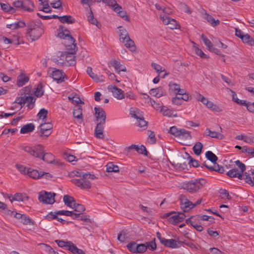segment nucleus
Returning <instances> with one entry per match:
<instances>
[{"label": "nucleus", "mask_w": 254, "mask_h": 254, "mask_svg": "<svg viewBox=\"0 0 254 254\" xmlns=\"http://www.w3.org/2000/svg\"><path fill=\"white\" fill-rule=\"evenodd\" d=\"M65 46L66 47V50H68V51L61 52L59 59V61L61 62H64L65 55H67L68 54H75L78 49L77 46L75 45H65Z\"/></svg>", "instance_id": "2eb2a0df"}, {"label": "nucleus", "mask_w": 254, "mask_h": 254, "mask_svg": "<svg viewBox=\"0 0 254 254\" xmlns=\"http://www.w3.org/2000/svg\"><path fill=\"white\" fill-rule=\"evenodd\" d=\"M205 157L207 160L212 163H215L218 160V157L211 151H208L206 152Z\"/></svg>", "instance_id": "ea45409f"}, {"label": "nucleus", "mask_w": 254, "mask_h": 254, "mask_svg": "<svg viewBox=\"0 0 254 254\" xmlns=\"http://www.w3.org/2000/svg\"><path fill=\"white\" fill-rule=\"evenodd\" d=\"M189 160L187 158H185L183 156H181L179 158L176 160L175 166L178 169L181 170H185L187 169Z\"/></svg>", "instance_id": "aec40b11"}, {"label": "nucleus", "mask_w": 254, "mask_h": 254, "mask_svg": "<svg viewBox=\"0 0 254 254\" xmlns=\"http://www.w3.org/2000/svg\"><path fill=\"white\" fill-rule=\"evenodd\" d=\"M205 134L212 138H215L219 139H222L224 137V136L220 132L212 131L209 128H206Z\"/></svg>", "instance_id": "5701e85b"}, {"label": "nucleus", "mask_w": 254, "mask_h": 254, "mask_svg": "<svg viewBox=\"0 0 254 254\" xmlns=\"http://www.w3.org/2000/svg\"><path fill=\"white\" fill-rule=\"evenodd\" d=\"M48 112L44 108L41 109L37 114V117L39 119H45L47 116Z\"/></svg>", "instance_id": "6e6d98bb"}, {"label": "nucleus", "mask_w": 254, "mask_h": 254, "mask_svg": "<svg viewBox=\"0 0 254 254\" xmlns=\"http://www.w3.org/2000/svg\"><path fill=\"white\" fill-rule=\"evenodd\" d=\"M40 128L39 131H37L39 136L48 137L51 133V129L53 128V125L50 123H46L41 124L39 126Z\"/></svg>", "instance_id": "6e6552de"}, {"label": "nucleus", "mask_w": 254, "mask_h": 254, "mask_svg": "<svg viewBox=\"0 0 254 254\" xmlns=\"http://www.w3.org/2000/svg\"><path fill=\"white\" fill-rule=\"evenodd\" d=\"M71 182L81 189H89L91 185L88 180H84L82 179H72Z\"/></svg>", "instance_id": "ddd939ff"}, {"label": "nucleus", "mask_w": 254, "mask_h": 254, "mask_svg": "<svg viewBox=\"0 0 254 254\" xmlns=\"http://www.w3.org/2000/svg\"><path fill=\"white\" fill-rule=\"evenodd\" d=\"M25 97L26 96H23L20 97H17L15 102H14V104L17 103V104H20L21 105L20 108H21L23 106V105H24L25 104Z\"/></svg>", "instance_id": "052dcab7"}, {"label": "nucleus", "mask_w": 254, "mask_h": 254, "mask_svg": "<svg viewBox=\"0 0 254 254\" xmlns=\"http://www.w3.org/2000/svg\"><path fill=\"white\" fill-rule=\"evenodd\" d=\"M105 123L99 122L96 125L94 130V135L96 137L103 139L104 137L103 134L104 126Z\"/></svg>", "instance_id": "6ab92c4d"}, {"label": "nucleus", "mask_w": 254, "mask_h": 254, "mask_svg": "<svg viewBox=\"0 0 254 254\" xmlns=\"http://www.w3.org/2000/svg\"><path fill=\"white\" fill-rule=\"evenodd\" d=\"M20 222L24 225H33V223L32 220L25 214L21 218Z\"/></svg>", "instance_id": "4d7b16f0"}, {"label": "nucleus", "mask_w": 254, "mask_h": 254, "mask_svg": "<svg viewBox=\"0 0 254 254\" xmlns=\"http://www.w3.org/2000/svg\"><path fill=\"white\" fill-rule=\"evenodd\" d=\"M186 217L184 213L175 211H171L163 214V218H168L169 223L172 224H176L182 222Z\"/></svg>", "instance_id": "20e7f679"}, {"label": "nucleus", "mask_w": 254, "mask_h": 254, "mask_svg": "<svg viewBox=\"0 0 254 254\" xmlns=\"http://www.w3.org/2000/svg\"><path fill=\"white\" fill-rule=\"evenodd\" d=\"M244 175L245 176V178L243 177L242 179L245 180V182L247 184L250 185L252 186H254V183L253 180H252L251 177L250 176L249 174L248 173L246 172Z\"/></svg>", "instance_id": "e2e57ef3"}, {"label": "nucleus", "mask_w": 254, "mask_h": 254, "mask_svg": "<svg viewBox=\"0 0 254 254\" xmlns=\"http://www.w3.org/2000/svg\"><path fill=\"white\" fill-rule=\"evenodd\" d=\"M147 249L148 248L151 251H154L156 249V244L155 243V239L154 238L153 241L150 242L145 243Z\"/></svg>", "instance_id": "13d9d810"}, {"label": "nucleus", "mask_w": 254, "mask_h": 254, "mask_svg": "<svg viewBox=\"0 0 254 254\" xmlns=\"http://www.w3.org/2000/svg\"><path fill=\"white\" fill-rule=\"evenodd\" d=\"M195 53L197 55L199 56L201 58L204 59H208L209 58V56H208L207 55L205 54L203 51L199 49L198 48H196L195 49Z\"/></svg>", "instance_id": "680f3d73"}, {"label": "nucleus", "mask_w": 254, "mask_h": 254, "mask_svg": "<svg viewBox=\"0 0 254 254\" xmlns=\"http://www.w3.org/2000/svg\"><path fill=\"white\" fill-rule=\"evenodd\" d=\"M40 159L48 163L53 164L56 163L57 164L58 163V161L55 160L54 156L52 154L50 153H45V151H44V153H43Z\"/></svg>", "instance_id": "4be33fe9"}, {"label": "nucleus", "mask_w": 254, "mask_h": 254, "mask_svg": "<svg viewBox=\"0 0 254 254\" xmlns=\"http://www.w3.org/2000/svg\"><path fill=\"white\" fill-rule=\"evenodd\" d=\"M166 247L171 248L173 249L178 248L180 247L175 239H165L163 244Z\"/></svg>", "instance_id": "393cba45"}, {"label": "nucleus", "mask_w": 254, "mask_h": 254, "mask_svg": "<svg viewBox=\"0 0 254 254\" xmlns=\"http://www.w3.org/2000/svg\"><path fill=\"white\" fill-rule=\"evenodd\" d=\"M138 122V126L140 127H146L147 122L144 120L143 117H140V118L137 120Z\"/></svg>", "instance_id": "774afa93"}, {"label": "nucleus", "mask_w": 254, "mask_h": 254, "mask_svg": "<svg viewBox=\"0 0 254 254\" xmlns=\"http://www.w3.org/2000/svg\"><path fill=\"white\" fill-rule=\"evenodd\" d=\"M202 144L200 142H197L192 148L194 154L196 155H199L202 152Z\"/></svg>", "instance_id": "79ce46f5"}, {"label": "nucleus", "mask_w": 254, "mask_h": 254, "mask_svg": "<svg viewBox=\"0 0 254 254\" xmlns=\"http://www.w3.org/2000/svg\"><path fill=\"white\" fill-rule=\"evenodd\" d=\"M111 64L112 66H113L115 69L118 72L120 71H126V68L125 66L121 64L120 63L116 60H114L111 61Z\"/></svg>", "instance_id": "7c9ffc66"}, {"label": "nucleus", "mask_w": 254, "mask_h": 254, "mask_svg": "<svg viewBox=\"0 0 254 254\" xmlns=\"http://www.w3.org/2000/svg\"><path fill=\"white\" fill-rule=\"evenodd\" d=\"M206 106L212 110L218 111L219 107L216 105L214 104L212 102L208 101L206 102Z\"/></svg>", "instance_id": "0e129e2a"}, {"label": "nucleus", "mask_w": 254, "mask_h": 254, "mask_svg": "<svg viewBox=\"0 0 254 254\" xmlns=\"http://www.w3.org/2000/svg\"><path fill=\"white\" fill-rule=\"evenodd\" d=\"M82 108L81 106L76 105L73 108L72 112L73 116L74 118L78 120V123L82 124L83 123V115H82Z\"/></svg>", "instance_id": "f3484780"}, {"label": "nucleus", "mask_w": 254, "mask_h": 254, "mask_svg": "<svg viewBox=\"0 0 254 254\" xmlns=\"http://www.w3.org/2000/svg\"><path fill=\"white\" fill-rule=\"evenodd\" d=\"M55 196L56 193L54 192L43 191L39 192L38 199L40 202L44 203L52 204L55 202Z\"/></svg>", "instance_id": "423d86ee"}, {"label": "nucleus", "mask_w": 254, "mask_h": 254, "mask_svg": "<svg viewBox=\"0 0 254 254\" xmlns=\"http://www.w3.org/2000/svg\"><path fill=\"white\" fill-rule=\"evenodd\" d=\"M196 219L197 220H205V221H211L209 220V218H212V220H214V218L212 216H209L206 215H195Z\"/></svg>", "instance_id": "bf43d9fd"}, {"label": "nucleus", "mask_w": 254, "mask_h": 254, "mask_svg": "<svg viewBox=\"0 0 254 254\" xmlns=\"http://www.w3.org/2000/svg\"><path fill=\"white\" fill-rule=\"evenodd\" d=\"M161 111L163 112V115L165 116L171 117L172 116L176 117L177 114L173 115V112L172 110L168 109L166 107L163 106L161 109Z\"/></svg>", "instance_id": "09e8293b"}, {"label": "nucleus", "mask_w": 254, "mask_h": 254, "mask_svg": "<svg viewBox=\"0 0 254 254\" xmlns=\"http://www.w3.org/2000/svg\"><path fill=\"white\" fill-rule=\"evenodd\" d=\"M239 172L237 169H231L226 173V175L231 178L237 177L239 178Z\"/></svg>", "instance_id": "3c124183"}, {"label": "nucleus", "mask_w": 254, "mask_h": 254, "mask_svg": "<svg viewBox=\"0 0 254 254\" xmlns=\"http://www.w3.org/2000/svg\"><path fill=\"white\" fill-rule=\"evenodd\" d=\"M114 11L118 13L120 16L124 18L127 21H129V18L127 14V12L123 10L122 6L120 5H116V7L114 8Z\"/></svg>", "instance_id": "bb28decb"}, {"label": "nucleus", "mask_w": 254, "mask_h": 254, "mask_svg": "<svg viewBox=\"0 0 254 254\" xmlns=\"http://www.w3.org/2000/svg\"><path fill=\"white\" fill-rule=\"evenodd\" d=\"M36 99L32 96H26L25 98V103H27V107L29 109H32L35 106Z\"/></svg>", "instance_id": "473e14b6"}, {"label": "nucleus", "mask_w": 254, "mask_h": 254, "mask_svg": "<svg viewBox=\"0 0 254 254\" xmlns=\"http://www.w3.org/2000/svg\"><path fill=\"white\" fill-rule=\"evenodd\" d=\"M43 86L41 83H39L37 86L34 88V95L37 97H42L44 92V90H43Z\"/></svg>", "instance_id": "e433bc0d"}, {"label": "nucleus", "mask_w": 254, "mask_h": 254, "mask_svg": "<svg viewBox=\"0 0 254 254\" xmlns=\"http://www.w3.org/2000/svg\"><path fill=\"white\" fill-rule=\"evenodd\" d=\"M136 244L137 243L136 242L132 241L127 245V247L130 252L136 253Z\"/></svg>", "instance_id": "864d4df0"}, {"label": "nucleus", "mask_w": 254, "mask_h": 254, "mask_svg": "<svg viewBox=\"0 0 254 254\" xmlns=\"http://www.w3.org/2000/svg\"><path fill=\"white\" fill-rule=\"evenodd\" d=\"M204 14L205 19H206L207 21V22H209L212 26L215 27L219 24V20H215L211 15H210L206 12H205Z\"/></svg>", "instance_id": "cd10ccee"}, {"label": "nucleus", "mask_w": 254, "mask_h": 254, "mask_svg": "<svg viewBox=\"0 0 254 254\" xmlns=\"http://www.w3.org/2000/svg\"><path fill=\"white\" fill-rule=\"evenodd\" d=\"M60 22L62 23H67L68 24L74 23L75 21V19L71 15H64L61 16Z\"/></svg>", "instance_id": "f704fd0d"}, {"label": "nucleus", "mask_w": 254, "mask_h": 254, "mask_svg": "<svg viewBox=\"0 0 254 254\" xmlns=\"http://www.w3.org/2000/svg\"><path fill=\"white\" fill-rule=\"evenodd\" d=\"M147 247L145 244H136V253H143L146 252Z\"/></svg>", "instance_id": "603ef678"}, {"label": "nucleus", "mask_w": 254, "mask_h": 254, "mask_svg": "<svg viewBox=\"0 0 254 254\" xmlns=\"http://www.w3.org/2000/svg\"><path fill=\"white\" fill-rule=\"evenodd\" d=\"M163 88L159 87L156 88H152L149 91V94L153 96L159 98L164 95L162 92Z\"/></svg>", "instance_id": "2f4dec72"}, {"label": "nucleus", "mask_w": 254, "mask_h": 254, "mask_svg": "<svg viewBox=\"0 0 254 254\" xmlns=\"http://www.w3.org/2000/svg\"><path fill=\"white\" fill-rule=\"evenodd\" d=\"M58 214H56V211L55 212H50L45 216V218L49 221L54 219H57V218H58Z\"/></svg>", "instance_id": "338daca9"}, {"label": "nucleus", "mask_w": 254, "mask_h": 254, "mask_svg": "<svg viewBox=\"0 0 254 254\" xmlns=\"http://www.w3.org/2000/svg\"><path fill=\"white\" fill-rule=\"evenodd\" d=\"M187 156V160H189L188 164H190L194 167H198L200 166L198 161L192 158L188 153L186 152Z\"/></svg>", "instance_id": "37998d69"}, {"label": "nucleus", "mask_w": 254, "mask_h": 254, "mask_svg": "<svg viewBox=\"0 0 254 254\" xmlns=\"http://www.w3.org/2000/svg\"><path fill=\"white\" fill-rule=\"evenodd\" d=\"M8 198L9 199L11 202H12L13 201H24L27 200L29 198L27 195L24 193H17L14 195L10 194Z\"/></svg>", "instance_id": "a211bd4d"}, {"label": "nucleus", "mask_w": 254, "mask_h": 254, "mask_svg": "<svg viewBox=\"0 0 254 254\" xmlns=\"http://www.w3.org/2000/svg\"><path fill=\"white\" fill-rule=\"evenodd\" d=\"M29 80V77L21 72L17 76L16 84L18 87H21L28 82Z\"/></svg>", "instance_id": "412c9836"}, {"label": "nucleus", "mask_w": 254, "mask_h": 254, "mask_svg": "<svg viewBox=\"0 0 254 254\" xmlns=\"http://www.w3.org/2000/svg\"><path fill=\"white\" fill-rule=\"evenodd\" d=\"M75 54H68L65 55V60L68 64L69 66H73L76 64L75 57L73 56Z\"/></svg>", "instance_id": "c9c22d12"}, {"label": "nucleus", "mask_w": 254, "mask_h": 254, "mask_svg": "<svg viewBox=\"0 0 254 254\" xmlns=\"http://www.w3.org/2000/svg\"><path fill=\"white\" fill-rule=\"evenodd\" d=\"M22 10L27 11H33L34 7V3L30 0H22Z\"/></svg>", "instance_id": "b1692460"}, {"label": "nucleus", "mask_w": 254, "mask_h": 254, "mask_svg": "<svg viewBox=\"0 0 254 254\" xmlns=\"http://www.w3.org/2000/svg\"><path fill=\"white\" fill-rule=\"evenodd\" d=\"M41 172H39L37 170L29 168L27 169V175L32 179H38L41 178Z\"/></svg>", "instance_id": "a878e982"}, {"label": "nucleus", "mask_w": 254, "mask_h": 254, "mask_svg": "<svg viewBox=\"0 0 254 254\" xmlns=\"http://www.w3.org/2000/svg\"><path fill=\"white\" fill-rule=\"evenodd\" d=\"M180 199L181 200V208L184 212H188L190 209L195 206V205H193V203L188 199L184 195L180 196Z\"/></svg>", "instance_id": "9d476101"}, {"label": "nucleus", "mask_w": 254, "mask_h": 254, "mask_svg": "<svg viewBox=\"0 0 254 254\" xmlns=\"http://www.w3.org/2000/svg\"><path fill=\"white\" fill-rule=\"evenodd\" d=\"M118 28L119 29V36L120 41L131 51H135L136 46L134 42L130 38L127 30L122 26H119Z\"/></svg>", "instance_id": "f257e3e1"}, {"label": "nucleus", "mask_w": 254, "mask_h": 254, "mask_svg": "<svg viewBox=\"0 0 254 254\" xmlns=\"http://www.w3.org/2000/svg\"><path fill=\"white\" fill-rule=\"evenodd\" d=\"M35 128V125L32 123L28 124L23 126L20 129L22 134L32 132Z\"/></svg>", "instance_id": "c85d7f7f"}, {"label": "nucleus", "mask_w": 254, "mask_h": 254, "mask_svg": "<svg viewBox=\"0 0 254 254\" xmlns=\"http://www.w3.org/2000/svg\"><path fill=\"white\" fill-rule=\"evenodd\" d=\"M206 183L203 179H194L184 183L182 188L190 193H195L200 190Z\"/></svg>", "instance_id": "f03ea898"}, {"label": "nucleus", "mask_w": 254, "mask_h": 254, "mask_svg": "<svg viewBox=\"0 0 254 254\" xmlns=\"http://www.w3.org/2000/svg\"><path fill=\"white\" fill-rule=\"evenodd\" d=\"M95 111V122L106 123V114L104 110L101 107L94 108Z\"/></svg>", "instance_id": "f8f14e48"}, {"label": "nucleus", "mask_w": 254, "mask_h": 254, "mask_svg": "<svg viewBox=\"0 0 254 254\" xmlns=\"http://www.w3.org/2000/svg\"><path fill=\"white\" fill-rule=\"evenodd\" d=\"M180 129L178 128L176 126H173L170 127L169 130L168 131V133L173 135L174 136L176 137H179L180 136Z\"/></svg>", "instance_id": "8fccbe9b"}, {"label": "nucleus", "mask_w": 254, "mask_h": 254, "mask_svg": "<svg viewBox=\"0 0 254 254\" xmlns=\"http://www.w3.org/2000/svg\"><path fill=\"white\" fill-rule=\"evenodd\" d=\"M88 21L91 24L95 25L98 28H101V25L100 24L97 20L94 17L93 13L91 9L89 12L88 15Z\"/></svg>", "instance_id": "c756f323"}, {"label": "nucleus", "mask_w": 254, "mask_h": 254, "mask_svg": "<svg viewBox=\"0 0 254 254\" xmlns=\"http://www.w3.org/2000/svg\"><path fill=\"white\" fill-rule=\"evenodd\" d=\"M44 29L45 27L44 26L38 27L27 33L26 34L30 37L31 42H33L38 40L44 34Z\"/></svg>", "instance_id": "9b49d317"}, {"label": "nucleus", "mask_w": 254, "mask_h": 254, "mask_svg": "<svg viewBox=\"0 0 254 254\" xmlns=\"http://www.w3.org/2000/svg\"><path fill=\"white\" fill-rule=\"evenodd\" d=\"M42 2V4L43 5L42 10L45 12H51L52 9L50 8V6L48 3V0H40Z\"/></svg>", "instance_id": "5fc2aeb1"}, {"label": "nucleus", "mask_w": 254, "mask_h": 254, "mask_svg": "<svg viewBox=\"0 0 254 254\" xmlns=\"http://www.w3.org/2000/svg\"><path fill=\"white\" fill-rule=\"evenodd\" d=\"M0 209L4 210V213L9 216H12V214L14 212V211L7 209L6 204L1 201H0Z\"/></svg>", "instance_id": "49530a36"}, {"label": "nucleus", "mask_w": 254, "mask_h": 254, "mask_svg": "<svg viewBox=\"0 0 254 254\" xmlns=\"http://www.w3.org/2000/svg\"><path fill=\"white\" fill-rule=\"evenodd\" d=\"M58 31H59L58 37L61 39L67 40L68 43L71 44L70 45H75L76 46L75 40L70 35L69 30L66 29L64 26L60 25L58 29Z\"/></svg>", "instance_id": "39448f33"}, {"label": "nucleus", "mask_w": 254, "mask_h": 254, "mask_svg": "<svg viewBox=\"0 0 254 254\" xmlns=\"http://www.w3.org/2000/svg\"><path fill=\"white\" fill-rule=\"evenodd\" d=\"M87 73L88 74V75L93 80L97 81V82H100L101 81L99 80V78L98 76L95 74L92 71V68L90 66H88L87 68Z\"/></svg>", "instance_id": "a18cd8bd"}, {"label": "nucleus", "mask_w": 254, "mask_h": 254, "mask_svg": "<svg viewBox=\"0 0 254 254\" xmlns=\"http://www.w3.org/2000/svg\"><path fill=\"white\" fill-rule=\"evenodd\" d=\"M63 200L65 205L68 207H71V204L74 202L75 199L68 195H64V196Z\"/></svg>", "instance_id": "c03bdc74"}, {"label": "nucleus", "mask_w": 254, "mask_h": 254, "mask_svg": "<svg viewBox=\"0 0 254 254\" xmlns=\"http://www.w3.org/2000/svg\"><path fill=\"white\" fill-rule=\"evenodd\" d=\"M20 148L30 155L39 159L42 157L44 151V146L41 144H36L33 147L22 146Z\"/></svg>", "instance_id": "7ed1b4c3"}, {"label": "nucleus", "mask_w": 254, "mask_h": 254, "mask_svg": "<svg viewBox=\"0 0 254 254\" xmlns=\"http://www.w3.org/2000/svg\"><path fill=\"white\" fill-rule=\"evenodd\" d=\"M50 70H52L51 76L52 77L54 80H56L57 83H60L64 81V78L66 77L64 73L62 70L57 69L56 68L50 67Z\"/></svg>", "instance_id": "1a4fd4ad"}, {"label": "nucleus", "mask_w": 254, "mask_h": 254, "mask_svg": "<svg viewBox=\"0 0 254 254\" xmlns=\"http://www.w3.org/2000/svg\"><path fill=\"white\" fill-rule=\"evenodd\" d=\"M55 243H56L58 246L61 248L64 247H67L69 248V246H70L72 244V242L71 241H64L63 240H57L55 241Z\"/></svg>", "instance_id": "de8ad7c7"}, {"label": "nucleus", "mask_w": 254, "mask_h": 254, "mask_svg": "<svg viewBox=\"0 0 254 254\" xmlns=\"http://www.w3.org/2000/svg\"><path fill=\"white\" fill-rule=\"evenodd\" d=\"M180 132L179 137H182L185 139H190L192 137L190 134V132L184 128H181Z\"/></svg>", "instance_id": "a19ab883"}, {"label": "nucleus", "mask_w": 254, "mask_h": 254, "mask_svg": "<svg viewBox=\"0 0 254 254\" xmlns=\"http://www.w3.org/2000/svg\"><path fill=\"white\" fill-rule=\"evenodd\" d=\"M43 26L44 25L42 24L41 21L39 19L28 20L27 21L26 33L31 31L35 28H37L38 27H40Z\"/></svg>", "instance_id": "4468645a"}, {"label": "nucleus", "mask_w": 254, "mask_h": 254, "mask_svg": "<svg viewBox=\"0 0 254 254\" xmlns=\"http://www.w3.org/2000/svg\"><path fill=\"white\" fill-rule=\"evenodd\" d=\"M151 66L157 72H161L165 71V69H163V67L160 65L156 63H152Z\"/></svg>", "instance_id": "69168bd1"}, {"label": "nucleus", "mask_w": 254, "mask_h": 254, "mask_svg": "<svg viewBox=\"0 0 254 254\" xmlns=\"http://www.w3.org/2000/svg\"><path fill=\"white\" fill-rule=\"evenodd\" d=\"M67 250L73 254H85L83 250L78 249L73 243L69 246Z\"/></svg>", "instance_id": "72a5a7b5"}, {"label": "nucleus", "mask_w": 254, "mask_h": 254, "mask_svg": "<svg viewBox=\"0 0 254 254\" xmlns=\"http://www.w3.org/2000/svg\"><path fill=\"white\" fill-rule=\"evenodd\" d=\"M235 164L239 167V168L240 169V171L239 172V179L240 180H242L243 179V175L244 174V171L246 170V166L245 165L242 163L239 160H237L235 161Z\"/></svg>", "instance_id": "4c0bfd02"}, {"label": "nucleus", "mask_w": 254, "mask_h": 254, "mask_svg": "<svg viewBox=\"0 0 254 254\" xmlns=\"http://www.w3.org/2000/svg\"><path fill=\"white\" fill-rule=\"evenodd\" d=\"M242 41L245 43L248 44L250 46L254 45V39L248 34H246L243 35L241 39Z\"/></svg>", "instance_id": "58836bf2"}, {"label": "nucleus", "mask_w": 254, "mask_h": 254, "mask_svg": "<svg viewBox=\"0 0 254 254\" xmlns=\"http://www.w3.org/2000/svg\"><path fill=\"white\" fill-rule=\"evenodd\" d=\"M160 18L166 25H168L169 28L175 29L180 28V26L178 22L174 19L171 18L169 16H166L165 14H161Z\"/></svg>", "instance_id": "0eeeda50"}, {"label": "nucleus", "mask_w": 254, "mask_h": 254, "mask_svg": "<svg viewBox=\"0 0 254 254\" xmlns=\"http://www.w3.org/2000/svg\"><path fill=\"white\" fill-rule=\"evenodd\" d=\"M108 89L113 93V96L118 99L125 98L124 91L116 86L110 85Z\"/></svg>", "instance_id": "dca6fc26"}]
</instances>
